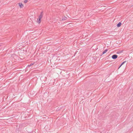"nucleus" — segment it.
<instances>
[{"label": "nucleus", "mask_w": 133, "mask_h": 133, "mask_svg": "<svg viewBox=\"0 0 133 133\" xmlns=\"http://www.w3.org/2000/svg\"><path fill=\"white\" fill-rule=\"evenodd\" d=\"M43 16V13L42 11L41 12L39 16H38V18L37 19V22L38 24H40L41 23V19L42 18Z\"/></svg>", "instance_id": "nucleus-1"}, {"label": "nucleus", "mask_w": 133, "mask_h": 133, "mask_svg": "<svg viewBox=\"0 0 133 133\" xmlns=\"http://www.w3.org/2000/svg\"><path fill=\"white\" fill-rule=\"evenodd\" d=\"M118 57V56L116 55H113L112 56V58L113 59H116Z\"/></svg>", "instance_id": "nucleus-2"}, {"label": "nucleus", "mask_w": 133, "mask_h": 133, "mask_svg": "<svg viewBox=\"0 0 133 133\" xmlns=\"http://www.w3.org/2000/svg\"><path fill=\"white\" fill-rule=\"evenodd\" d=\"M18 4L20 8H22L23 7V5L22 4V3H19Z\"/></svg>", "instance_id": "nucleus-3"}, {"label": "nucleus", "mask_w": 133, "mask_h": 133, "mask_svg": "<svg viewBox=\"0 0 133 133\" xmlns=\"http://www.w3.org/2000/svg\"><path fill=\"white\" fill-rule=\"evenodd\" d=\"M121 23L119 22L117 24V27H119L121 26Z\"/></svg>", "instance_id": "nucleus-4"}, {"label": "nucleus", "mask_w": 133, "mask_h": 133, "mask_svg": "<svg viewBox=\"0 0 133 133\" xmlns=\"http://www.w3.org/2000/svg\"><path fill=\"white\" fill-rule=\"evenodd\" d=\"M67 19V17L65 16L63 17L62 18V21L65 20Z\"/></svg>", "instance_id": "nucleus-5"}, {"label": "nucleus", "mask_w": 133, "mask_h": 133, "mask_svg": "<svg viewBox=\"0 0 133 133\" xmlns=\"http://www.w3.org/2000/svg\"><path fill=\"white\" fill-rule=\"evenodd\" d=\"M108 50V49H106L105 50H104L102 54H105V53H106Z\"/></svg>", "instance_id": "nucleus-6"}, {"label": "nucleus", "mask_w": 133, "mask_h": 133, "mask_svg": "<svg viewBox=\"0 0 133 133\" xmlns=\"http://www.w3.org/2000/svg\"><path fill=\"white\" fill-rule=\"evenodd\" d=\"M34 64V63H31L30 65H28V66L29 67V66H31V65H33Z\"/></svg>", "instance_id": "nucleus-7"}, {"label": "nucleus", "mask_w": 133, "mask_h": 133, "mask_svg": "<svg viewBox=\"0 0 133 133\" xmlns=\"http://www.w3.org/2000/svg\"><path fill=\"white\" fill-rule=\"evenodd\" d=\"M126 61H124V62H122L121 64V65H123L124 63H125V62H126Z\"/></svg>", "instance_id": "nucleus-8"}, {"label": "nucleus", "mask_w": 133, "mask_h": 133, "mask_svg": "<svg viewBox=\"0 0 133 133\" xmlns=\"http://www.w3.org/2000/svg\"><path fill=\"white\" fill-rule=\"evenodd\" d=\"M28 0H25L24 1V2L25 3H27V2H28Z\"/></svg>", "instance_id": "nucleus-9"}, {"label": "nucleus", "mask_w": 133, "mask_h": 133, "mask_svg": "<svg viewBox=\"0 0 133 133\" xmlns=\"http://www.w3.org/2000/svg\"><path fill=\"white\" fill-rule=\"evenodd\" d=\"M122 65H121V64L120 65V66L118 68V69L119 68L122 66Z\"/></svg>", "instance_id": "nucleus-10"}, {"label": "nucleus", "mask_w": 133, "mask_h": 133, "mask_svg": "<svg viewBox=\"0 0 133 133\" xmlns=\"http://www.w3.org/2000/svg\"><path fill=\"white\" fill-rule=\"evenodd\" d=\"M0 46H1V45H0Z\"/></svg>", "instance_id": "nucleus-11"}]
</instances>
